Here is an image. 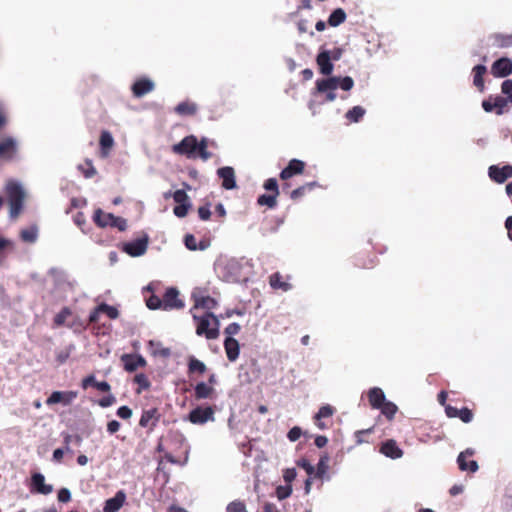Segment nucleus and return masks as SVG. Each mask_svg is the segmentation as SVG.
I'll return each instance as SVG.
<instances>
[{"instance_id":"obj_1","label":"nucleus","mask_w":512,"mask_h":512,"mask_svg":"<svg viewBox=\"0 0 512 512\" xmlns=\"http://www.w3.org/2000/svg\"><path fill=\"white\" fill-rule=\"evenodd\" d=\"M344 53L342 47H335L333 50L321 48L316 56V63L319 72L324 78L317 79L312 95H323L324 102H333L337 98L336 90L340 88L343 91H350L354 87V80L350 76H334V61L341 59Z\"/></svg>"},{"instance_id":"obj_2","label":"nucleus","mask_w":512,"mask_h":512,"mask_svg":"<svg viewBox=\"0 0 512 512\" xmlns=\"http://www.w3.org/2000/svg\"><path fill=\"white\" fill-rule=\"evenodd\" d=\"M193 319L197 322L196 333L205 335L209 340L218 338L220 322L217 316L211 312H205L202 316L193 313Z\"/></svg>"},{"instance_id":"obj_3","label":"nucleus","mask_w":512,"mask_h":512,"mask_svg":"<svg viewBox=\"0 0 512 512\" xmlns=\"http://www.w3.org/2000/svg\"><path fill=\"white\" fill-rule=\"evenodd\" d=\"M6 192L8 195L9 216L14 219L18 217L23 208L25 193L22 185L17 181H9L6 184Z\"/></svg>"},{"instance_id":"obj_4","label":"nucleus","mask_w":512,"mask_h":512,"mask_svg":"<svg viewBox=\"0 0 512 512\" xmlns=\"http://www.w3.org/2000/svg\"><path fill=\"white\" fill-rule=\"evenodd\" d=\"M241 268V263L235 258L219 260L215 265L219 278L230 283L240 280Z\"/></svg>"},{"instance_id":"obj_5","label":"nucleus","mask_w":512,"mask_h":512,"mask_svg":"<svg viewBox=\"0 0 512 512\" xmlns=\"http://www.w3.org/2000/svg\"><path fill=\"white\" fill-rule=\"evenodd\" d=\"M194 425H204L215 421V409L211 405H199L192 409L185 418Z\"/></svg>"},{"instance_id":"obj_6","label":"nucleus","mask_w":512,"mask_h":512,"mask_svg":"<svg viewBox=\"0 0 512 512\" xmlns=\"http://www.w3.org/2000/svg\"><path fill=\"white\" fill-rule=\"evenodd\" d=\"M148 243L149 237L147 234H144L142 237L124 242L122 244V250L131 257H139L147 251Z\"/></svg>"},{"instance_id":"obj_7","label":"nucleus","mask_w":512,"mask_h":512,"mask_svg":"<svg viewBox=\"0 0 512 512\" xmlns=\"http://www.w3.org/2000/svg\"><path fill=\"white\" fill-rule=\"evenodd\" d=\"M198 139L194 135L184 137L179 143L173 145L172 150L179 155H186L191 158L198 151Z\"/></svg>"},{"instance_id":"obj_8","label":"nucleus","mask_w":512,"mask_h":512,"mask_svg":"<svg viewBox=\"0 0 512 512\" xmlns=\"http://www.w3.org/2000/svg\"><path fill=\"white\" fill-rule=\"evenodd\" d=\"M163 310L169 311L184 307V302L179 299V291L174 287H169L163 296Z\"/></svg>"},{"instance_id":"obj_9","label":"nucleus","mask_w":512,"mask_h":512,"mask_svg":"<svg viewBox=\"0 0 512 512\" xmlns=\"http://www.w3.org/2000/svg\"><path fill=\"white\" fill-rule=\"evenodd\" d=\"M512 73V60L501 57L495 60L491 66V74L496 78H505Z\"/></svg>"},{"instance_id":"obj_10","label":"nucleus","mask_w":512,"mask_h":512,"mask_svg":"<svg viewBox=\"0 0 512 512\" xmlns=\"http://www.w3.org/2000/svg\"><path fill=\"white\" fill-rule=\"evenodd\" d=\"M488 176L492 181L502 184L512 176V165L506 164L502 167L498 165H491L488 168Z\"/></svg>"},{"instance_id":"obj_11","label":"nucleus","mask_w":512,"mask_h":512,"mask_svg":"<svg viewBox=\"0 0 512 512\" xmlns=\"http://www.w3.org/2000/svg\"><path fill=\"white\" fill-rule=\"evenodd\" d=\"M78 396L76 391H54L46 400L47 405L62 404L70 405Z\"/></svg>"},{"instance_id":"obj_12","label":"nucleus","mask_w":512,"mask_h":512,"mask_svg":"<svg viewBox=\"0 0 512 512\" xmlns=\"http://www.w3.org/2000/svg\"><path fill=\"white\" fill-rule=\"evenodd\" d=\"M155 89V83L148 77L137 79L131 86L134 97L141 98Z\"/></svg>"},{"instance_id":"obj_13","label":"nucleus","mask_w":512,"mask_h":512,"mask_svg":"<svg viewBox=\"0 0 512 512\" xmlns=\"http://www.w3.org/2000/svg\"><path fill=\"white\" fill-rule=\"evenodd\" d=\"M31 492L48 495L52 493L53 486L45 483V477L40 472H35L31 476Z\"/></svg>"},{"instance_id":"obj_14","label":"nucleus","mask_w":512,"mask_h":512,"mask_svg":"<svg viewBox=\"0 0 512 512\" xmlns=\"http://www.w3.org/2000/svg\"><path fill=\"white\" fill-rule=\"evenodd\" d=\"M217 175L222 179V187L226 190H232L236 188L235 171L230 166H224L217 170Z\"/></svg>"},{"instance_id":"obj_15","label":"nucleus","mask_w":512,"mask_h":512,"mask_svg":"<svg viewBox=\"0 0 512 512\" xmlns=\"http://www.w3.org/2000/svg\"><path fill=\"white\" fill-rule=\"evenodd\" d=\"M121 361L123 362L124 369L127 372H134L139 367L146 365V360L140 354H123L121 356Z\"/></svg>"},{"instance_id":"obj_16","label":"nucleus","mask_w":512,"mask_h":512,"mask_svg":"<svg viewBox=\"0 0 512 512\" xmlns=\"http://www.w3.org/2000/svg\"><path fill=\"white\" fill-rule=\"evenodd\" d=\"M126 501V493L119 490L116 494L107 499L104 503L103 512H118Z\"/></svg>"},{"instance_id":"obj_17","label":"nucleus","mask_w":512,"mask_h":512,"mask_svg":"<svg viewBox=\"0 0 512 512\" xmlns=\"http://www.w3.org/2000/svg\"><path fill=\"white\" fill-rule=\"evenodd\" d=\"M305 168V163L299 159H291L288 165L280 172V178L287 180L294 175L301 174Z\"/></svg>"},{"instance_id":"obj_18","label":"nucleus","mask_w":512,"mask_h":512,"mask_svg":"<svg viewBox=\"0 0 512 512\" xmlns=\"http://www.w3.org/2000/svg\"><path fill=\"white\" fill-rule=\"evenodd\" d=\"M224 349L230 362H234L238 359L240 353V345L234 337L225 338Z\"/></svg>"},{"instance_id":"obj_19","label":"nucleus","mask_w":512,"mask_h":512,"mask_svg":"<svg viewBox=\"0 0 512 512\" xmlns=\"http://www.w3.org/2000/svg\"><path fill=\"white\" fill-rule=\"evenodd\" d=\"M380 452L391 459H399L403 455V451L398 447L396 441L392 439L382 444Z\"/></svg>"},{"instance_id":"obj_20","label":"nucleus","mask_w":512,"mask_h":512,"mask_svg":"<svg viewBox=\"0 0 512 512\" xmlns=\"http://www.w3.org/2000/svg\"><path fill=\"white\" fill-rule=\"evenodd\" d=\"M193 297L195 300V305L191 312L199 308L206 309V312H209V310L216 308L218 305L217 301L210 296H197L195 293H193Z\"/></svg>"},{"instance_id":"obj_21","label":"nucleus","mask_w":512,"mask_h":512,"mask_svg":"<svg viewBox=\"0 0 512 512\" xmlns=\"http://www.w3.org/2000/svg\"><path fill=\"white\" fill-rule=\"evenodd\" d=\"M368 399L372 408L378 409L383 406L386 396L381 388L373 387L368 391Z\"/></svg>"},{"instance_id":"obj_22","label":"nucleus","mask_w":512,"mask_h":512,"mask_svg":"<svg viewBox=\"0 0 512 512\" xmlns=\"http://www.w3.org/2000/svg\"><path fill=\"white\" fill-rule=\"evenodd\" d=\"M184 244L190 251H204L210 246V242L208 240H201L197 242L193 234L185 235Z\"/></svg>"},{"instance_id":"obj_23","label":"nucleus","mask_w":512,"mask_h":512,"mask_svg":"<svg viewBox=\"0 0 512 512\" xmlns=\"http://www.w3.org/2000/svg\"><path fill=\"white\" fill-rule=\"evenodd\" d=\"M487 72V67L484 64L475 65L472 69L473 84L480 91H484V75Z\"/></svg>"},{"instance_id":"obj_24","label":"nucleus","mask_w":512,"mask_h":512,"mask_svg":"<svg viewBox=\"0 0 512 512\" xmlns=\"http://www.w3.org/2000/svg\"><path fill=\"white\" fill-rule=\"evenodd\" d=\"M39 237V228L36 224H32L27 228H23L20 231V239L29 244L37 242Z\"/></svg>"},{"instance_id":"obj_25","label":"nucleus","mask_w":512,"mask_h":512,"mask_svg":"<svg viewBox=\"0 0 512 512\" xmlns=\"http://www.w3.org/2000/svg\"><path fill=\"white\" fill-rule=\"evenodd\" d=\"M197 110V104L188 100L180 102L174 108L175 113L180 116H192Z\"/></svg>"},{"instance_id":"obj_26","label":"nucleus","mask_w":512,"mask_h":512,"mask_svg":"<svg viewBox=\"0 0 512 512\" xmlns=\"http://www.w3.org/2000/svg\"><path fill=\"white\" fill-rule=\"evenodd\" d=\"M214 389L205 382H199L194 387V397L196 400L211 398Z\"/></svg>"},{"instance_id":"obj_27","label":"nucleus","mask_w":512,"mask_h":512,"mask_svg":"<svg viewBox=\"0 0 512 512\" xmlns=\"http://www.w3.org/2000/svg\"><path fill=\"white\" fill-rule=\"evenodd\" d=\"M156 415H157V409H155V408L144 410L142 412L141 418L139 420V425L144 428L149 427V426H151V428L154 427L157 422Z\"/></svg>"},{"instance_id":"obj_28","label":"nucleus","mask_w":512,"mask_h":512,"mask_svg":"<svg viewBox=\"0 0 512 512\" xmlns=\"http://www.w3.org/2000/svg\"><path fill=\"white\" fill-rule=\"evenodd\" d=\"M114 145V139L110 132L102 131L100 135V149L103 157L109 154V151Z\"/></svg>"},{"instance_id":"obj_29","label":"nucleus","mask_w":512,"mask_h":512,"mask_svg":"<svg viewBox=\"0 0 512 512\" xmlns=\"http://www.w3.org/2000/svg\"><path fill=\"white\" fill-rule=\"evenodd\" d=\"M108 216H114L112 213H104L100 208L96 209L93 215V221L101 228L110 227L111 220Z\"/></svg>"},{"instance_id":"obj_30","label":"nucleus","mask_w":512,"mask_h":512,"mask_svg":"<svg viewBox=\"0 0 512 512\" xmlns=\"http://www.w3.org/2000/svg\"><path fill=\"white\" fill-rule=\"evenodd\" d=\"M457 464L461 471H470V472L474 473L479 469L478 463L475 460H471L469 462L466 461V457H464V453H460L458 455Z\"/></svg>"},{"instance_id":"obj_31","label":"nucleus","mask_w":512,"mask_h":512,"mask_svg":"<svg viewBox=\"0 0 512 512\" xmlns=\"http://www.w3.org/2000/svg\"><path fill=\"white\" fill-rule=\"evenodd\" d=\"M365 113L366 110L358 105L349 109L345 114V118L351 123H358L364 117Z\"/></svg>"},{"instance_id":"obj_32","label":"nucleus","mask_w":512,"mask_h":512,"mask_svg":"<svg viewBox=\"0 0 512 512\" xmlns=\"http://www.w3.org/2000/svg\"><path fill=\"white\" fill-rule=\"evenodd\" d=\"M346 12L342 8L334 9L328 18V24L332 27H337L346 20Z\"/></svg>"},{"instance_id":"obj_33","label":"nucleus","mask_w":512,"mask_h":512,"mask_svg":"<svg viewBox=\"0 0 512 512\" xmlns=\"http://www.w3.org/2000/svg\"><path fill=\"white\" fill-rule=\"evenodd\" d=\"M17 142L13 137H7L0 142V157H4L7 154L15 152Z\"/></svg>"},{"instance_id":"obj_34","label":"nucleus","mask_w":512,"mask_h":512,"mask_svg":"<svg viewBox=\"0 0 512 512\" xmlns=\"http://www.w3.org/2000/svg\"><path fill=\"white\" fill-rule=\"evenodd\" d=\"M328 462H329V456L328 454L321 455L318 463L317 468L315 469L314 476L317 478H323L327 471H328Z\"/></svg>"},{"instance_id":"obj_35","label":"nucleus","mask_w":512,"mask_h":512,"mask_svg":"<svg viewBox=\"0 0 512 512\" xmlns=\"http://www.w3.org/2000/svg\"><path fill=\"white\" fill-rule=\"evenodd\" d=\"M494 44L499 48L512 47V34H495Z\"/></svg>"},{"instance_id":"obj_36","label":"nucleus","mask_w":512,"mask_h":512,"mask_svg":"<svg viewBox=\"0 0 512 512\" xmlns=\"http://www.w3.org/2000/svg\"><path fill=\"white\" fill-rule=\"evenodd\" d=\"M206 365L204 362L198 360L194 356H190L188 360V370L190 373L198 372L203 374L206 371Z\"/></svg>"},{"instance_id":"obj_37","label":"nucleus","mask_w":512,"mask_h":512,"mask_svg":"<svg viewBox=\"0 0 512 512\" xmlns=\"http://www.w3.org/2000/svg\"><path fill=\"white\" fill-rule=\"evenodd\" d=\"M13 247V241L4 237H0V265L4 263L8 251L13 249Z\"/></svg>"},{"instance_id":"obj_38","label":"nucleus","mask_w":512,"mask_h":512,"mask_svg":"<svg viewBox=\"0 0 512 512\" xmlns=\"http://www.w3.org/2000/svg\"><path fill=\"white\" fill-rule=\"evenodd\" d=\"M270 285L274 289H282L283 291H288L291 288L289 283L282 281L279 273H274L270 276Z\"/></svg>"},{"instance_id":"obj_39","label":"nucleus","mask_w":512,"mask_h":512,"mask_svg":"<svg viewBox=\"0 0 512 512\" xmlns=\"http://www.w3.org/2000/svg\"><path fill=\"white\" fill-rule=\"evenodd\" d=\"M379 409L387 419L391 420L394 418L398 407L393 402L386 400L383 406H381Z\"/></svg>"},{"instance_id":"obj_40","label":"nucleus","mask_w":512,"mask_h":512,"mask_svg":"<svg viewBox=\"0 0 512 512\" xmlns=\"http://www.w3.org/2000/svg\"><path fill=\"white\" fill-rule=\"evenodd\" d=\"M276 194H262L258 197L257 203L261 206H267L269 208H274L277 204Z\"/></svg>"},{"instance_id":"obj_41","label":"nucleus","mask_w":512,"mask_h":512,"mask_svg":"<svg viewBox=\"0 0 512 512\" xmlns=\"http://www.w3.org/2000/svg\"><path fill=\"white\" fill-rule=\"evenodd\" d=\"M134 382L139 386L137 393H141L143 390H148L151 386L149 379L144 373L136 374Z\"/></svg>"},{"instance_id":"obj_42","label":"nucleus","mask_w":512,"mask_h":512,"mask_svg":"<svg viewBox=\"0 0 512 512\" xmlns=\"http://www.w3.org/2000/svg\"><path fill=\"white\" fill-rule=\"evenodd\" d=\"M98 310H102V313H105L110 319H116L119 316L117 308L106 303L99 304Z\"/></svg>"},{"instance_id":"obj_43","label":"nucleus","mask_w":512,"mask_h":512,"mask_svg":"<svg viewBox=\"0 0 512 512\" xmlns=\"http://www.w3.org/2000/svg\"><path fill=\"white\" fill-rule=\"evenodd\" d=\"M111 220V226L113 228H117L119 231H125L127 229V221L126 219L119 216H108Z\"/></svg>"},{"instance_id":"obj_44","label":"nucleus","mask_w":512,"mask_h":512,"mask_svg":"<svg viewBox=\"0 0 512 512\" xmlns=\"http://www.w3.org/2000/svg\"><path fill=\"white\" fill-rule=\"evenodd\" d=\"M226 512H248L243 501L234 500L226 507Z\"/></svg>"},{"instance_id":"obj_45","label":"nucleus","mask_w":512,"mask_h":512,"mask_svg":"<svg viewBox=\"0 0 512 512\" xmlns=\"http://www.w3.org/2000/svg\"><path fill=\"white\" fill-rule=\"evenodd\" d=\"M292 494V486L291 485H279L276 488V496L279 500H284L288 498Z\"/></svg>"},{"instance_id":"obj_46","label":"nucleus","mask_w":512,"mask_h":512,"mask_svg":"<svg viewBox=\"0 0 512 512\" xmlns=\"http://www.w3.org/2000/svg\"><path fill=\"white\" fill-rule=\"evenodd\" d=\"M146 305L150 310L162 309L163 310V301L156 295H151L146 299Z\"/></svg>"},{"instance_id":"obj_47","label":"nucleus","mask_w":512,"mask_h":512,"mask_svg":"<svg viewBox=\"0 0 512 512\" xmlns=\"http://www.w3.org/2000/svg\"><path fill=\"white\" fill-rule=\"evenodd\" d=\"M172 198L174 199L176 204L191 203L189 196L187 195L185 190H182V189H178V190L174 191L172 194Z\"/></svg>"},{"instance_id":"obj_48","label":"nucleus","mask_w":512,"mask_h":512,"mask_svg":"<svg viewBox=\"0 0 512 512\" xmlns=\"http://www.w3.org/2000/svg\"><path fill=\"white\" fill-rule=\"evenodd\" d=\"M189 451H190V447L188 446L186 451H185V457H184V460L182 462L178 461L171 453L169 452H166L165 455H164V458L166 459L167 462L171 463V464H178V465H181V466H184L187 464L188 462V459H189Z\"/></svg>"},{"instance_id":"obj_49","label":"nucleus","mask_w":512,"mask_h":512,"mask_svg":"<svg viewBox=\"0 0 512 512\" xmlns=\"http://www.w3.org/2000/svg\"><path fill=\"white\" fill-rule=\"evenodd\" d=\"M85 165L87 168L84 167V165H79L78 169L82 171L85 178H92L96 174V169L94 168L91 160H86Z\"/></svg>"},{"instance_id":"obj_50","label":"nucleus","mask_w":512,"mask_h":512,"mask_svg":"<svg viewBox=\"0 0 512 512\" xmlns=\"http://www.w3.org/2000/svg\"><path fill=\"white\" fill-rule=\"evenodd\" d=\"M333 413H334V409L332 406L324 405L315 414V419L320 420L322 418H328V417L332 416Z\"/></svg>"},{"instance_id":"obj_51","label":"nucleus","mask_w":512,"mask_h":512,"mask_svg":"<svg viewBox=\"0 0 512 512\" xmlns=\"http://www.w3.org/2000/svg\"><path fill=\"white\" fill-rule=\"evenodd\" d=\"M507 101H508L507 99H505L501 96H497L494 99V109H495L497 115L503 114L504 108L507 105Z\"/></svg>"},{"instance_id":"obj_52","label":"nucleus","mask_w":512,"mask_h":512,"mask_svg":"<svg viewBox=\"0 0 512 512\" xmlns=\"http://www.w3.org/2000/svg\"><path fill=\"white\" fill-rule=\"evenodd\" d=\"M190 207H191V203L177 204L174 207L173 212H174L175 216H177L179 218H183L187 215Z\"/></svg>"},{"instance_id":"obj_53","label":"nucleus","mask_w":512,"mask_h":512,"mask_svg":"<svg viewBox=\"0 0 512 512\" xmlns=\"http://www.w3.org/2000/svg\"><path fill=\"white\" fill-rule=\"evenodd\" d=\"M502 93L507 96V100L512 103V80L507 79L502 82Z\"/></svg>"},{"instance_id":"obj_54","label":"nucleus","mask_w":512,"mask_h":512,"mask_svg":"<svg viewBox=\"0 0 512 512\" xmlns=\"http://www.w3.org/2000/svg\"><path fill=\"white\" fill-rule=\"evenodd\" d=\"M297 465L303 468L308 476H312L315 473V467L305 458H302L297 461Z\"/></svg>"},{"instance_id":"obj_55","label":"nucleus","mask_w":512,"mask_h":512,"mask_svg":"<svg viewBox=\"0 0 512 512\" xmlns=\"http://www.w3.org/2000/svg\"><path fill=\"white\" fill-rule=\"evenodd\" d=\"M297 471L295 468H287L283 471V479L286 484L291 485V482L296 478Z\"/></svg>"},{"instance_id":"obj_56","label":"nucleus","mask_w":512,"mask_h":512,"mask_svg":"<svg viewBox=\"0 0 512 512\" xmlns=\"http://www.w3.org/2000/svg\"><path fill=\"white\" fill-rule=\"evenodd\" d=\"M264 188L267 190V191H272L274 192V194L278 195L279 194V189H278V182L275 178H269L265 181L264 183Z\"/></svg>"},{"instance_id":"obj_57","label":"nucleus","mask_w":512,"mask_h":512,"mask_svg":"<svg viewBox=\"0 0 512 512\" xmlns=\"http://www.w3.org/2000/svg\"><path fill=\"white\" fill-rule=\"evenodd\" d=\"M240 329L241 326L238 323L233 322L225 328L224 333L226 334V337H233L239 333Z\"/></svg>"},{"instance_id":"obj_58","label":"nucleus","mask_w":512,"mask_h":512,"mask_svg":"<svg viewBox=\"0 0 512 512\" xmlns=\"http://www.w3.org/2000/svg\"><path fill=\"white\" fill-rule=\"evenodd\" d=\"M458 418H460L464 423H469L473 419V414L470 409L464 407L459 410Z\"/></svg>"},{"instance_id":"obj_59","label":"nucleus","mask_w":512,"mask_h":512,"mask_svg":"<svg viewBox=\"0 0 512 512\" xmlns=\"http://www.w3.org/2000/svg\"><path fill=\"white\" fill-rule=\"evenodd\" d=\"M198 215H199V218L203 221H207L208 219H210V216H211L210 205L206 204V205L200 206L198 208Z\"/></svg>"},{"instance_id":"obj_60","label":"nucleus","mask_w":512,"mask_h":512,"mask_svg":"<svg viewBox=\"0 0 512 512\" xmlns=\"http://www.w3.org/2000/svg\"><path fill=\"white\" fill-rule=\"evenodd\" d=\"M116 414L121 419L126 420V419H129L132 416V409L129 408L128 406H126V405H123V406H121V407H119L117 409Z\"/></svg>"},{"instance_id":"obj_61","label":"nucleus","mask_w":512,"mask_h":512,"mask_svg":"<svg viewBox=\"0 0 512 512\" xmlns=\"http://www.w3.org/2000/svg\"><path fill=\"white\" fill-rule=\"evenodd\" d=\"M302 435V430L300 427L298 426H294L293 428H291L287 434V437L288 439L291 441V442H295L297 441Z\"/></svg>"},{"instance_id":"obj_62","label":"nucleus","mask_w":512,"mask_h":512,"mask_svg":"<svg viewBox=\"0 0 512 512\" xmlns=\"http://www.w3.org/2000/svg\"><path fill=\"white\" fill-rule=\"evenodd\" d=\"M156 345H157V348L153 351V354L155 356H160V357H163V358L170 357V355H171L170 348L162 347L159 343H157Z\"/></svg>"},{"instance_id":"obj_63","label":"nucleus","mask_w":512,"mask_h":512,"mask_svg":"<svg viewBox=\"0 0 512 512\" xmlns=\"http://www.w3.org/2000/svg\"><path fill=\"white\" fill-rule=\"evenodd\" d=\"M71 499V492L68 488H61L58 491V501L61 503H67Z\"/></svg>"},{"instance_id":"obj_64","label":"nucleus","mask_w":512,"mask_h":512,"mask_svg":"<svg viewBox=\"0 0 512 512\" xmlns=\"http://www.w3.org/2000/svg\"><path fill=\"white\" fill-rule=\"evenodd\" d=\"M307 192H309L308 189L305 187V185H302L291 192L290 198L292 200H297L303 197Z\"/></svg>"}]
</instances>
